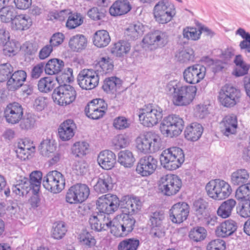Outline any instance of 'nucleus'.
I'll list each match as a JSON object with an SVG mask.
<instances>
[{
  "label": "nucleus",
  "instance_id": "0e129e2a",
  "mask_svg": "<svg viewBox=\"0 0 250 250\" xmlns=\"http://www.w3.org/2000/svg\"><path fill=\"white\" fill-rule=\"evenodd\" d=\"M18 42L15 41L8 40L2 46H3V53L6 55L10 56L11 55H14L15 52L18 50Z\"/></svg>",
  "mask_w": 250,
  "mask_h": 250
},
{
  "label": "nucleus",
  "instance_id": "f8f14e48",
  "mask_svg": "<svg viewBox=\"0 0 250 250\" xmlns=\"http://www.w3.org/2000/svg\"><path fill=\"white\" fill-rule=\"evenodd\" d=\"M42 185L47 190L57 193L64 188L65 180L61 173L56 170L49 172L43 178Z\"/></svg>",
  "mask_w": 250,
  "mask_h": 250
},
{
  "label": "nucleus",
  "instance_id": "ea45409f",
  "mask_svg": "<svg viewBox=\"0 0 250 250\" xmlns=\"http://www.w3.org/2000/svg\"><path fill=\"white\" fill-rule=\"evenodd\" d=\"M134 213H123L122 219L119 220L120 226L123 229L124 233H127L128 234L131 232L134 228L135 219L132 216Z\"/></svg>",
  "mask_w": 250,
  "mask_h": 250
},
{
  "label": "nucleus",
  "instance_id": "864d4df0",
  "mask_svg": "<svg viewBox=\"0 0 250 250\" xmlns=\"http://www.w3.org/2000/svg\"><path fill=\"white\" fill-rule=\"evenodd\" d=\"M194 59V51L190 47H188L180 51L178 56V61L181 63L193 62Z\"/></svg>",
  "mask_w": 250,
  "mask_h": 250
},
{
  "label": "nucleus",
  "instance_id": "4468645a",
  "mask_svg": "<svg viewBox=\"0 0 250 250\" xmlns=\"http://www.w3.org/2000/svg\"><path fill=\"white\" fill-rule=\"evenodd\" d=\"M165 218L164 211L156 210L149 217L150 234L153 238H161L166 235V228L164 224Z\"/></svg>",
  "mask_w": 250,
  "mask_h": 250
},
{
  "label": "nucleus",
  "instance_id": "603ef678",
  "mask_svg": "<svg viewBox=\"0 0 250 250\" xmlns=\"http://www.w3.org/2000/svg\"><path fill=\"white\" fill-rule=\"evenodd\" d=\"M106 215L105 214L104 219H100L101 217L100 214L95 215V231L100 232L105 230L109 228L111 229L112 222L111 221H109L108 218H106Z\"/></svg>",
  "mask_w": 250,
  "mask_h": 250
},
{
  "label": "nucleus",
  "instance_id": "4d7b16f0",
  "mask_svg": "<svg viewBox=\"0 0 250 250\" xmlns=\"http://www.w3.org/2000/svg\"><path fill=\"white\" fill-rule=\"evenodd\" d=\"M239 201L236 208L237 212L242 217H250V199Z\"/></svg>",
  "mask_w": 250,
  "mask_h": 250
},
{
  "label": "nucleus",
  "instance_id": "6ab92c4d",
  "mask_svg": "<svg viewBox=\"0 0 250 250\" xmlns=\"http://www.w3.org/2000/svg\"><path fill=\"white\" fill-rule=\"evenodd\" d=\"M168 42V36L165 32L155 30L147 33L143 38L142 42L147 45H156L158 47L165 46Z\"/></svg>",
  "mask_w": 250,
  "mask_h": 250
},
{
  "label": "nucleus",
  "instance_id": "09e8293b",
  "mask_svg": "<svg viewBox=\"0 0 250 250\" xmlns=\"http://www.w3.org/2000/svg\"><path fill=\"white\" fill-rule=\"evenodd\" d=\"M16 15V10L13 6H4L0 8V19L3 22H12Z\"/></svg>",
  "mask_w": 250,
  "mask_h": 250
},
{
  "label": "nucleus",
  "instance_id": "dca6fc26",
  "mask_svg": "<svg viewBox=\"0 0 250 250\" xmlns=\"http://www.w3.org/2000/svg\"><path fill=\"white\" fill-rule=\"evenodd\" d=\"M206 71V67L200 64L188 66L183 72L184 80L190 84L197 83L205 78Z\"/></svg>",
  "mask_w": 250,
  "mask_h": 250
},
{
  "label": "nucleus",
  "instance_id": "a211bd4d",
  "mask_svg": "<svg viewBox=\"0 0 250 250\" xmlns=\"http://www.w3.org/2000/svg\"><path fill=\"white\" fill-rule=\"evenodd\" d=\"M189 206L185 202H179L172 206L169 211L171 221L180 224L187 220L189 214Z\"/></svg>",
  "mask_w": 250,
  "mask_h": 250
},
{
  "label": "nucleus",
  "instance_id": "f3484780",
  "mask_svg": "<svg viewBox=\"0 0 250 250\" xmlns=\"http://www.w3.org/2000/svg\"><path fill=\"white\" fill-rule=\"evenodd\" d=\"M141 202L139 197L127 194L119 198V208L123 213H135L141 209Z\"/></svg>",
  "mask_w": 250,
  "mask_h": 250
},
{
  "label": "nucleus",
  "instance_id": "f03ea898",
  "mask_svg": "<svg viewBox=\"0 0 250 250\" xmlns=\"http://www.w3.org/2000/svg\"><path fill=\"white\" fill-rule=\"evenodd\" d=\"M183 150L179 147L172 146L163 150L160 156L162 166L168 170H176L185 161Z\"/></svg>",
  "mask_w": 250,
  "mask_h": 250
},
{
  "label": "nucleus",
  "instance_id": "e2e57ef3",
  "mask_svg": "<svg viewBox=\"0 0 250 250\" xmlns=\"http://www.w3.org/2000/svg\"><path fill=\"white\" fill-rule=\"evenodd\" d=\"M67 231L66 226L63 222H59L55 224L53 227L52 236L56 239H62L65 234Z\"/></svg>",
  "mask_w": 250,
  "mask_h": 250
},
{
  "label": "nucleus",
  "instance_id": "39448f33",
  "mask_svg": "<svg viewBox=\"0 0 250 250\" xmlns=\"http://www.w3.org/2000/svg\"><path fill=\"white\" fill-rule=\"evenodd\" d=\"M98 211L101 218L104 219L105 214H113L119 208V198L115 194L107 193L99 197L96 201Z\"/></svg>",
  "mask_w": 250,
  "mask_h": 250
},
{
  "label": "nucleus",
  "instance_id": "a878e982",
  "mask_svg": "<svg viewBox=\"0 0 250 250\" xmlns=\"http://www.w3.org/2000/svg\"><path fill=\"white\" fill-rule=\"evenodd\" d=\"M204 127L197 122H193L188 125L184 131L185 138L188 141L195 142L201 137Z\"/></svg>",
  "mask_w": 250,
  "mask_h": 250
},
{
  "label": "nucleus",
  "instance_id": "de8ad7c7",
  "mask_svg": "<svg viewBox=\"0 0 250 250\" xmlns=\"http://www.w3.org/2000/svg\"><path fill=\"white\" fill-rule=\"evenodd\" d=\"M140 245L139 239L136 238H129L121 241L118 246V250H137Z\"/></svg>",
  "mask_w": 250,
  "mask_h": 250
},
{
  "label": "nucleus",
  "instance_id": "774afa93",
  "mask_svg": "<svg viewBox=\"0 0 250 250\" xmlns=\"http://www.w3.org/2000/svg\"><path fill=\"white\" fill-rule=\"evenodd\" d=\"M36 120L34 116L27 114L20 123V127L22 130H28L32 128L35 124Z\"/></svg>",
  "mask_w": 250,
  "mask_h": 250
},
{
  "label": "nucleus",
  "instance_id": "2eb2a0df",
  "mask_svg": "<svg viewBox=\"0 0 250 250\" xmlns=\"http://www.w3.org/2000/svg\"><path fill=\"white\" fill-rule=\"evenodd\" d=\"M158 167V160L152 155H146L138 161L136 172L142 177H148L154 173Z\"/></svg>",
  "mask_w": 250,
  "mask_h": 250
},
{
  "label": "nucleus",
  "instance_id": "13d9d810",
  "mask_svg": "<svg viewBox=\"0 0 250 250\" xmlns=\"http://www.w3.org/2000/svg\"><path fill=\"white\" fill-rule=\"evenodd\" d=\"M129 144V139L125 134H120L116 136L112 140L114 149H120L126 147Z\"/></svg>",
  "mask_w": 250,
  "mask_h": 250
},
{
  "label": "nucleus",
  "instance_id": "5701e85b",
  "mask_svg": "<svg viewBox=\"0 0 250 250\" xmlns=\"http://www.w3.org/2000/svg\"><path fill=\"white\" fill-rule=\"evenodd\" d=\"M76 128V125L72 120L68 119L64 121L58 128L60 138L63 141L70 140L75 134Z\"/></svg>",
  "mask_w": 250,
  "mask_h": 250
},
{
  "label": "nucleus",
  "instance_id": "72a5a7b5",
  "mask_svg": "<svg viewBox=\"0 0 250 250\" xmlns=\"http://www.w3.org/2000/svg\"><path fill=\"white\" fill-rule=\"evenodd\" d=\"M45 72L48 75H54L60 72L64 67V62L60 59H50L44 65Z\"/></svg>",
  "mask_w": 250,
  "mask_h": 250
},
{
  "label": "nucleus",
  "instance_id": "7c9ffc66",
  "mask_svg": "<svg viewBox=\"0 0 250 250\" xmlns=\"http://www.w3.org/2000/svg\"><path fill=\"white\" fill-rule=\"evenodd\" d=\"M234 63L236 65L232 72L234 76L239 77L248 74L250 65L244 62L241 55H237L235 56Z\"/></svg>",
  "mask_w": 250,
  "mask_h": 250
},
{
  "label": "nucleus",
  "instance_id": "6e6552de",
  "mask_svg": "<svg viewBox=\"0 0 250 250\" xmlns=\"http://www.w3.org/2000/svg\"><path fill=\"white\" fill-rule=\"evenodd\" d=\"M153 14L159 24H166L171 21L176 14L174 4L167 0L159 1L154 6Z\"/></svg>",
  "mask_w": 250,
  "mask_h": 250
},
{
  "label": "nucleus",
  "instance_id": "412c9836",
  "mask_svg": "<svg viewBox=\"0 0 250 250\" xmlns=\"http://www.w3.org/2000/svg\"><path fill=\"white\" fill-rule=\"evenodd\" d=\"M27 78L26 72L23 70H18L12 72L7 81V87L9 91H15L23 86Z\"/></svg>",
  "mask_w": 250,
  "mask_h": 250
},
{
  "label": "nucleus",
  "instance_id": "bf43d9fd",
  "mask_svg": "<svg viewBox=\"0 0 250 250\" xmlns=\"http://www.w3.org/2000/svg\"><path fill=\"white\" fill-rule=\"evenodd\" d=\"M13 67L10 63L0 64V82L8 81L13 72Z\"/></svg>",
  "mask_w": 250,
  "mask_h": 250
},
{
  "label": "nucleus",
  "instance_id": "a18cd8bd",
  "mask_svg": "<svg viewBox=\"0 0 250 250\" xmlns=\"http://www.w3.org/2000/svg\"><path fill=\"white\" fill-rule=\"evenodd\" d=\"M235 34L239 35L243 39L239 44L240 49L245 50V53H250V33L240 27L236 31Z\"/></svg>",
  "mask_w": 250,
  "mask_h": 250
},
{
  "label": "nucleus",
  "instance_id": "a19ab883",
  "mask_svg": "<svg viewBox=\"0 0 250 250\" xmlns=\"http://www.w3.org/2000/svg\"><path fill=\"white\" fill-rule=\"evenodd\" d=\"M220 226V235L223 238L231 235L237 229L236 222L231 219L225 221L221 224Z\"/></svg>",
  "mask_w": 250,
  "mask_h": 250
},
{
  "label": "nucleus",
  "instance_id": "4c0bfd02",
  "mask_svg": "<svg viewBox=\"0 0 250 250\" xmlns=\"http://www.w3.org/2000/svg\"><path fill=\"white\" fill-rule=\"evenodd\" d=\"M42 173L40 171H33L30 174V178H25L28 181L29 187L32 189V193L36 194L38 193L41 185Z\"/></svg>",
  "mask_w": 250,
  "mask_h": 250
},
{
  "label": "nucleus",
  "instance_id": "423d86ee",
  "mask_svg": "<svg viewBox=\"0 0 250 250\" xmlns=\"http://www.w3.org/2000/svg\"><path fill=\"white\" fill-rule=\"evenodd\" d=\"M158 189L164 195L171 196L178 193L182 186V180L175 174H167L158 181Z\"/></svg>",
  "mask_w": 250,
  "mask_h": 250
},
{
  "label": "nucleus",
  "instance_id": "5fc2aeb1",
  "mask_svg": "<svg viewBox=\"0 0 250 250\" xmlns=\"http://www.w3.org/2000/svg\"><path fill=\"white\" fill-rule=\"evenodd\" d=\"M235 197L239 200L250 199V183L246 182L236 189Z\"/></svg>",
  "mask_w": 250,
  "mask_h": 250
},
{
  "label": "nucleus",
  "instance_id": "37998d69",
  "mask_svg": "<svg viewBox=\"0 0 250 250\" xmlns=\"http://www.w3.org/2000/svg\"><path fill=\"white\" fill-rule=\"evenodd\" d=\"M28 182L25 177L18 181L17 184L12 187L13 192L20 196L26 195L30 191H32Z\"/></svg>",
  "mask_w": 250,
  "mask_h": 250
},
{
  "label": "nucleus",
  "instance_id": "9b49d317",
  "mask_svg": "<svg viewBox=\"0 0 250 250\" xmlns=\"http://www.w3.org/2000/svg\"><path fill=\"white\" fill-rule=\"evenodd\" d=\"M76 92L69 84H62L56 87L52 93L54 101L60 105H66L72 103L76 99Z\"/></svg>",
  "mask_w": 250,
  "mask_h": 250
},
{
  "label": "nucleus",
  "instance_id": "f257e3e1",
  "mask_svg": "<svg viewBox=\"0 0 250 250\" xmlns=\"http://www.w3.org/2000/svg\"><path fill=\"white\" fill-rule=\"evenodd\" d=\"M167 88L172 95L174 104L178 106L189 104L193 101L197 92L196 86L182 85L176 81L169 83Z\"/></svg>",
  "mask_w": 250,
  "mask_h": 250
},
{
  "label": "nucleus",
  "instance_id": "2f4dec72",
  "mask_svg": "<svg viewBox=\"0 0 250 250\" xmlns=\"http://www.w3.org/2000/svg\"><path fill=\"white\" fill-rule=\"evenodd\" d=\"M87 45V40L83 35L78 34L72 37L69 42V46L75 52H81Z\"/></svg>",
  "mask_w": 250,
  "mask_h": 250
},
{
  "label": "nucleus",
  "instance_id": "0eeeda50",
  "mask_svg": "<svg viewBox=\"0 0 250 250\" xmlns=\"http://www.w3.org/2000/svg\"><path fill=\"white\" fill-rule=\"evenodd\" d=\"M184 121L179 115H169L163 119L160 125V130L164 134L173 137L178 136L183 131Z\"/></svg>",
  "mask_w": 250,
  "mask_h": 250
},
{
  "label": "nucleus",
  "instance_id": "473e14b6",
  "mask_svg": "<svg viewBox=\"0 0 250 250\" xmlns=\"http://www.w3.org/2000/svg\"><path fill=\"white\" fill-rule=\"evenodd\" d=\"M249 177L247 170L244 168L238 169L231 173V183L233 186L240 187L248 182Z\"/></svg>",
  "mask_w": 250,
  "mask_h": 250
},
{
  "label": "nucleus",
  "instance_id": "bb28decb",
  "mask_svg": "<svg viewBox=\"0 0 250 250\" xmlns=\"http://www.w3.org/2000/svg\"><path fill=\"white\" fill-rule=\"evenodd\" d=\"M132 9L128 0H117L109 8V12L113 17L125 15Z\"/></svg>",
  "mask_w": 250,
  "mask_h": 250
},
{
  "label": "nucleus",
  "instance_id": "6e6d98bb",
  "mask_svg": "<svg viewBox=\"0 0 250 250\" xmlns=\"http://www.w3.org/2000/svg\"><path fill=\"white\" fill-rule=\"evenodd\" d=\"M89 145L85 142H78L75 143L72 147V152L76 157H82L88 152Z\"/></svg>",
  "mask_w": 250,
  "mask_h": 250
},
{
  "label": "nucleus",
  "instance_id": "20e7f679",
  "mask_svg": "<svg viewBox=\"0 0 250 250\" xmlns=\"http://www.w3.org/2000/svg\"><path fill=\"white\" fill-rule=\"evenodd\" d=\"M163 110L157 105L152 104H145L139 111V118L141 124L150 127L157 125L163 118Z\"/></svg>",
  "mask_w": 250,
  "mask_h": 250
},
{
  "label": "nucleus",
  "instance_id": "338daca9",
  "mask_svg": "<svg viewBox=\"0 0 250 250\" xmlns=\"http://www.w3.org/2000/svg\"><path fill=\"white\" fill-rule=\"evenodd\" d=\"M226 249V242L221 239L211 240L206 247L207 250H225Z\"/></svg>",
  "mask_w": 250,
  "mask_h": 250
},
{
  "label": "nucleus",
  "instance_id": "b1692460",
  "mask_svg": "<svg viewBox=\"0 0 250 250\" xmlns=\"http://www.w3.org/2000/svg\"><path fill=\"white\" fill-rule=\"evenodd\" d=\"M114 184L113 179L110 175L107 173H101L98 176L95 185V191L105 193L112 189Z\"/></svg>",
  "mask_w": 250,
  "mask_h": 250
},
{
  "label": "nucleus",
  "instance_id": "69168bd1",
  "mask_svg": "<svg viewBox=\"0 0 250 250\" xmlns=\"http://www.w3.org/2000/svg\"><path fill=\"white\" fill-rule=\"evenodd\" d=\"M113 126L117 129L122 130L128 128L130 125L129 120L124 116H118L113 120Z\"/></svg>",
  "mask_w": 250,
  "mask_h": 250
},
{
  "label": "nucleus",
  "instance_id": "1a4fd4ad",
  "mask_svg": "<svg viewBox=\"0 0 250 250\" xmlns=\"http://www.w3.org/2000/svg\"><path fill=\"white\" fill-rule=\"evenodd\" d=\"M193 209L198 220L207 226H214L217 217L211 214L208 208V203L203 198L195 200L193 203Z\"/></svg>",
  "mask_w": 250,
  "mask_h": 250
},
{
  "label": "nucleus",
  "instance_id": "c9c22d12",
  "mask_svg": "<svg viewBox=\"0 0 250 250\" xmlns=\"http://www.w3.org/2000/svg\"><path fill=\"white\" fill-rule=\"evenodd\" d=\"M118 162L125 168H130L134 164L135 159L132 152L129 150L120 151L118 154Z\"/></svg>",
  "mask_w": 250,
  "mask_h": 250
},
{
  "label": "nucleus",
  "instance_id": "680f3d73",
  "mask_svg": "<svg viewBox=\"0 0 250 250\" xmlns=\"http://www.w3.org/2000/svg\"><path fill=\"white\" fill-rule=\"evenodd\" d=\"M95 101H97V104L95 103V106H97V108H95V120H96L103 117L105 113V110L107 109V104L103 99L96 98Z\"/></svg>",
  "mask_w": 250,
  "mask_h": 250
},
{
  "label": "nucleus",
  "instance_id": "aec40b11",
  "mask_svg": "<svg viewBox=\"0 0 250 250\" xmlns=\"http://www.w3.org/2000/svg\"><path fill=\"white\" fill-rule=\"evenodd\" d=\"M23 113L22 106L14 102L7 105L4 110V116L8 123L15 124L21 120Z\"/></svg>",
  "mask_w": 250,
  "mask_h": 250
},
{
  "label": "nucleus",
  "instance_id": "c85d7f7f",
  "mask_svg": "<svg viewBox=\"0 0 250 250\" xmlns=\"http://www.w3.org/2000/svg\"><path fill=\"white\" fill-rule=\"evenodd\" d=\"M32 24L31 19L26 15H16L12 22V28L16 30H25Z\"/></svg>",
  "mask_w": 250,
  "mask_h": 250
},
{
  "label": "nucleus",
  "instance_id": "cd10ccee",
  "mask_svg": "<svg viewBox=\"0 0 250 250\" xmlns=\"http://www.w3.org/2000/svg\"><path fill=\"white\" fill-rule=\"evenodd\" d=\"M113 61L109 57H102L100 61L95 64V74L96 77L111 72L113 69Z\"/></svg>",
  "mask_w": 250,
  "mask_h": 250
},
{
  "label": "nucleus",
  "instance_id": "3c124183",
  "mask_svg": "<svg viewBox=\"0 0 250 250\" xmlns=\"http://www.w3.org/2000/svg\"><path fill=\"white\" fill-rule=\"evenodd\" d=\"M207 236V230L202 227H195L191 229L189 232L188 237L194 242H200Z\"/></svg>",
  "mask_w": 250,
  "mask_h": 250
},
{
  "label": "nucleus",
  "instance_id": "052dcab7",
  "mask_svg": "<svg viewBox=\"0 0 250 250\" xmlns=\"http://www.w3.org/2000/svg\"><path fill=\"white\" fill-rule=\"evenodd\" d=\"M201 33L196 27L187 26L183 30V36L187 40L197 41L200 39Z\"/></svg>",
  "mask_w": 250,
  "mask_h": 250
},
{
  "label": "nucleus",
  "instance_id": "58836bf2",
  "mask_svg": "<svg viewBox=\"0 0 250 250\" xmlns=\"http://www.w3.org/2000/svg\"><path fill=\"white\" fill-rule=\"evenodd\" d=\"M224 126V135L228 136L234 134L237 127V120L236 116L233 115L226 116L223 119Z\"/></svg>",
  "mask_w": 250,
  "mask_h": 250
},
{
  "label": "nucleus",
  "instance_id": "4be33fe9",
  "mask_svg": "<svg viewBox=\"0 0 250 250\" xmlns=\"http://www.w3.org/2000/svg\"><path fill=\"white\" fill-rule=\"evenodd\" d=\"M116 155L109 150H104L101 151L98 155L97 162L99 165L104 169L110 170L112 169L116 162Z\"/></svg>",
  "mask_w": 250,
  "mask_h": 250
},
{
  "label": "nucleus",
  "instance_id": "e433bc0d",
  "mask_svg": "<svg viewBox=\"0 0 250 250\" xmlns=\"http://www.w3.org/2000/svg\"><path fill=\"white\" fill-rule=\"evenodd\" d=\"M235 205L236 201L233 199H229L224 201L217 210L218 215L222 218L229 217Z\"/></svg>",
  "mask_w": 250,
  "mask_h": 250
},
{
  "label": "nucleus",
  "instance_id": "9d476101",
  "mask_svg": "<svg viewBox=\"0 0 250 250\" xmlns=\"http://www.w3.org/2000/svg\"><path fill=\"white\" fill-rule=\"evenodd\" d=\"M241 96L239 89L230 84H226L221 88L218 100L224 107L231 108L239 102Z\"/></svg>",
  "mask_w": 250,
  "mask_h": 250
},
{
  "label": "nucleus",
  "instance_id": "49530a36",
  "mask_svg": "<svg viewBox=\"0 0 250 250\" xmlns=\"http://www.w3.org/2000/svg\"><path fill=\"white\" fill-rule=\"evenodd\" d=\"M83 22V18L80 13H72L68 15L66 27L68 29H74L81 25Z\"/></svg>",
  "mask_w": 250,
  "mask_h": 250
},
{
  "label": "nucleus",
  "instance_id": "7ed1b4c3",
  "mask_svg": "<svg viewBox=\"0 0 250 250\" xmlns=\"http://www.w3.org/2000/svg\"><path fill=\"white\" fill-rule=\"evenodd\" d=\"M135 142L138 150L144 154L156 152L162 147L160 136L153 131L140 135L136 139Z\"/></svg>",
  "mask_w": 250,
  "mask_h": 250
},
{
  "label": "nucleus",
  "instance_id": "c756f323",
  "mask_svg": "<svg viewBox=\"0 0 250 250\" xmlns=\"http://www.w3.org/2000/svg\"><path fill=\"white\" fill-rule=\"evenodd\" d=\"M130 43L124 40H120L110 46V52L119 58L124 57L130 50Z\"/></svg>",
  "mask_w": 250,
  "mask_h": 250
},
{
  "label": "nucleus",
  "instance_id": "79ce46f5",
  "mask_svg": "<svg viewBox=\"0 0 250 250\" xmlns=\"http://www.w3.org/2000/svg\"><path fill=\"white\" fill-rule=\"evenodd\" d=\"M108 32L105 30H100L95 32V46L99 48L106 46L110 42Z\"/></svg>",
  "mask_w": 250,
  "mask_h": 250
},
{
  "label": "nucleus",
  "instance_id": "c03bdc74",
  "mask_svg": "<svg viewBox=\"0 0 250 250\" xmlns=\"http://www.w3.org/2000/svg\"><path fill=\"white\" fill-rule=\"evenodd\" d=\"M38 149L40 154L48 157L55 152L56 146L53 141L50 139H45L41 142Z\"/></svg>",
  "mask_w": 250,
  "mask_h": 250
},
{
  "label": "nucleus",
  "instance_id": "8fccbe9b",
  "mask_svg": "<svg viewBox=\"0 0 250 250\" xmlns=\"http://www.w3.org/2000/svg\"><path fill=\"white\" fill-rule=\"evenodd\" d=\"M55 81L53 78L47 77L41 78L38 82L39 90L43 93H48L54 87Z\"/></svg>",
  "mask_w": 250,
  "mask_h": 250
},
{
  "label": "nucleus",
  "instance_id": "393cba45",
  "mask_svg": "<svg viewBox=\"0 0 250 250\" xmlns=\"http://www.w3.org/2000/svg\"><path fill=\"white\" fill-rule=\"evenodd\" d=\"M93 79V70L92 69H84L79 74L77 77V81L79 85L82 89L91 90L94 88Z\"/></svg>",
  "mask_w": 250,
  "mask_h": 250
},
{
  "label": "nucleus",
  "instance_id": "f704fd0d",
  "mask_svg": "<svg viewBox=\"0 0 250 250\" xmlns=\"http://www.w3.org/2000/svg\"><path fill=\"white\" fill-rule=\"evenodd\" d=\"M122 84L121 80L116 76L106 78L104 81L102 88L107 93L114 94L117 91V87Z\"/></svg>",
  "mask_w": 250,
  "mask_h": 250
},
{
  "label": "nucleus",
  "instance_id": "ddd939ff",
  "mask_svg": "<svg viewBox=\"0 0 250 250\" xmlns=\"http://www.w3.org/2000/svg\"><path fill=\"white\" fill-rule=\"evenodd\" d=\"M90 190L85 184H77L71 186L65 196L66 201L71 204L82 203L88 197Z\"/></svg>",
  "mask_w": 250,
  "mask_h": 250
}]
</instances>
